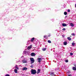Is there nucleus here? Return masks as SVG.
<instances>
[{"label": "nucleus", "instance_id": "obj_1", "mask_svg": "<svg viewBox=\"0 0 76 76\" xmlns=\"http://www.w3.org/2000/svg\"><path fill=\"white\" fill-rule=\"evenodd\" d=\"M31 73L32 75H35L37 73V71L35 69H32L31 70Z\"/></svg>", "mask_w": 76, "mask_h": 76}, {"label": "nucleus", "instance_id": "obj_2", "mask_svg": "<svg viewBox=\"0 0 76 76\" xmlns=\"http://www.w3.org/2000/svg\"><path fill=\"white\" fill-rule=\"evenodd\" d=\"M30 60L31 64H33V63H34L35 62V60H34V58H30Z\"/></svg>", "mask_w": 76, "mask_h": 76}, {"label": "nucleus", "instance_id": "obj_3", "mask_svg": "<svg viewBox=\"0 0 76 76\" xmlns=\"http://www.w3.org/2000/svg\"><path fill=\"white\" fill-rule=\"evenodd\" d=\"M37 60H38V62L40 63H41V60H42V58H38Z\"/></svg>", "mask_w": 76, "mask_h": 76}, {"label": "nucleus", "instance_id": "obj_4", "mask_svg": "<svg viewBox=\"0 0 76 76\" xmlns=\"http://www.w3.org/2000/svg\"><path fill=\"white\" fill-rule=\"evenodd\" d=\"M32 45H30V46H28L27 47V49L28 50H30L31 49V48H32Z\"/></svg>", "mask_w": 76, "mask_h": 76}, {"label": "nucleus", "instance_id": "obj_5", "mask_svg": "<svg viewBox=\"0 0 76 76\" xmlns=\"http://www.w3.org/2000/svg\"><path fill=\"white\" fill-rule=\"evenodd\" d=\"M27 69H28V68H26V67H24L23 68L22 70H26Z\"/></svg>", "mask_w": 76, "mask_h": 76}, {"label": "nucleus", "instance_id": "obj_6", "mask_svg": "<svg viewBox=\"0 0 76 76\" xmlns=\"http://www.w3.org/2000/svg\"><path fill=\"white\" fill-rule=\"evenodd\" d=\"M62 26H67V24L65 23H63L62 24Z\"/></svg>", "mask_w": 76, "mask_h": 76}, {"label": "nucleus", "instance_id": "obj_7", "mask_svg": "<svg viewBox=\"0 0 76 76\" xmlns=\"http://www.w3.org/2000/svg\"><path fill=\"white\" fill-rule=\"evenodd\" d=\"M15 69H17V70L19 69V67H18V65H15Z\"/></svg>", "mask_w": 76, "mask_h": 76}, {"label": "nucleus", "instance_id": "obj_8", "mask_svg": "<svg viewBox=\"0 0 76 76\" xmlns=\"http://www.w3.org/2000/svg\"><path fill=\"white\" fill-rule=\"evenodd\" d=\"M31 56H35V53H31Z\"/></svg>", "mask_w": 76, "mask_h": 76}, {"label": "nucleus", "instance_id": "obj_9", "mask_svg": "<svg viewBox=\"0 0 76 76\" xmlns=\"http://www.w3.org/2000/svg\"><path fill=\"white\" fill-rule=\"evenodd\" d=\"M67 44V42L66 41H65L64 42V45H66Z\"/></svg>", "mask_w": 76, "mask_h": 76}, {"label": "nucleus", "instance_id": "obj_10", "mask_svg": "<svg viewBox=\"0 0 76 76\" xmlns=\"http://www.w3.org/2000/svg\"><path fill=\"white\" fill-rule=\"evenodd\" d=\"M40 71H41V70L40 69H39L38 70V71L37 72V74H39L40 72Z\"/></svg>", "mask_w": 76, "mask_h": 76}, {"label": "nucleus", "instance_id": "obj_11", "mask_svg": "<svg viewBox=\"0 0 76 76\" xmlns=\"http://www.w3.org/2000/svg\"><path fill=\"white\" fill-rule=\"evenodd\" d=\"M35 39V38L34 37H33L31 38V42H33L34 41V40Z\"/></svg>", "mask_w": 76, "mask_h": 76}, {"label": "nucleus", "instance_id": "obj_12", "mask_svg": "<svg viewBox=\"0 0 76 76\" xmlns=\"http://www.w3.org/2000/svg\"><path fill=\"white\" fill-rule=\"evenodd\" d=\"M67 39L69 40V41H71V40H72V39L70 37H68Z\"/></svg>", "mask_w": 76, "mask_h": 76}, {"label": "nucleus", "instance_id": "obj_13", "mask_svg": "<svg viewBox=\"0 0 76 76\" xmlns=\"http://www.w3.org/2000/svg\"><path fill=\"white\" fill-rule=\"evenodd\" d=\"M51 75L52 76H55V74L54 73V72H52L51 73Z\"/></svg>", "mask_w": 76, "mask_h": 76}, {"label": "nucleus", "instance_id": "obj_14", "mask_svg": "<svg viewBox=\"0 0 76 76\" xmlns=\"http://www.w3.org/2000/svg\"><path fill=\"white\" fill-rule=\"evenodd\" d=\"M43 37L44 38H45V39H47V38H48V37H47V36L46 35L44 36Z\"/></svg>", "mask_w": 76, "mask_h": 76}, {"label": "nucleus", "instance_id": "obj_15", "mask_svg": "<svg viewBox=\"0 0 76 76\" xmlns=\"http://www.w3.org/2000/svg\"><path fill=\"white\" fill-rule=\"evenodd\" d=\"M14 72L15 73H18V70L17 69H15L14 70Z\"/></svg>", "mask_w": 76, "mask_h": 76}, {"label": "nucleus", "instance_id": "obj_16", "mask_svg": "<svg viewBox=\"0 0 76 76\" xmlns=\"http://www.w3.org/2000/svg\"><path fill=\"white\" fill-rule=\"evenodd\" d=\"M23 63H27V61L23 60Z\"/></svg>", "mask_w": 76, "mask_h": 76}, {"label": "nucleus", "instance_id": "obj_17", "mask_svg": "<svg viewBox=\"0 0 76 76\" xmlns=\"http://www.w3.org/2000/svg\"><path fill=\"white\" fill-rule=\"evenodd\" d=\"M64 15H67V12H64Z\"/></svg>", "mask_w": 76, "mask_h": 76}, {"label": "nucleus", "instance_id": "obj_18", "mask_svg": "<svg viewBox=\"0 0 76 76\" xmlns=\"http://www.w3.org/2000/svg\"><path fill=\"white\" fill-rule=\"evenodd\" d=\"M46 49L47 48H44L42 49V50H43V51H45V50H46Z\"/></svg>", "mask_w": 76, "mask_h": 76}, {"label": "nucleus", "instance_id": "obj_19", "mask_svg": "<svg viewBox=\"0 0 76 76\" xmlns=\"http://www.w3.org/2000/svg\"><path fill=\"white\" fill-rule=\"evenodd\" d=\"M73 70H76V68L74 66L73 67Z\"/></svg>", "mask_w": 76, "mask_h": 76}, {"label": "nucleus", "instance_id": "obj_20", "mask_svg": "<svg viewBox=\"0 0 76 76\" xmlns=\"http://www.w3.org/2000/svg\"><path fill=\"white\" fill-rule=\"evenodd\" d=\"M72 46H75V43H72Z\"/></svg>", "mask_w": 76, "mask_h": 76}, {"label": "nucleus", "instance_id": "obj_21", "mask_svg": "<svg viewBox=\"0 0 76 76\" xmlns=\"http://www.w3.org/2000/svg\"><path fill=\"white\" fill-rule=\"evenodd\" d=\"M70 25H71V26L73 27L74 26V24H73V23H71Z\"/></svg>", "mask_w": 76, "mask_h": 76}, {"label": "nucleus", "instance_id": "obj_22", "mask_svg": "<svg viewBox=\"0 0 76 76\" xmlns=\"http://www.w3.org/2000/svg\"><path fill=\"white\" fill-rule=\"evenodd\" d=\"M48 43H51V41L48 40Z\"/></svg>", "mask_w": 76, "mask_h": 76}, {"label": "nucleus", "instance_id": "obj_23", "mask_svg": "<svg viewBox=\"0 0 76 76\" xmlns=\"http://www.w3.org/2000/svg\"><path fill=\"white\" fill-rule=\"evenodd\" d=\"M71 35H72L74 36H75V33H72Z\"/></svg>", "mask_w": 76, "mask_h": 76}, {"label": "nucleus", "instance_id": "obj_24", "mask_svg": "<svg viewBox=\"0 0 76 76\" xmlns=\"http://www.w3.org/2000/svg\"><path fill=\"white\" fill-rule=\"evenodd\" d=\"M69 62V61L67 60H65V62H66V63H68V62Z\"/></svg>", "mask_w": 76, "mask_h": 76}, {"label": "nucleus", "instance_id": "obj_25", "mask_svg": "<svg viewBox=\"0 0 76 76\" xmlns=\"http://www.w3.org/2000/svg\"><path fill=\"white\" fill-rule=\"evenodd\" d=\"M68 12H70V10H67Z\"/></svg>", "mask_w": 76, "mask_h": 76}, {"label": "nucleus", "instance_id": "obj_26", "mask_svg": "<svg viewBox=\"0 0 76 76\" xmlns=\"http://www.w3.org/2000/svg\"><path fill=\"white\" fill-rule=\"evenodd\" d=\"M63 31H65V30H66V28H64L63 29H62Z\"/></svg>", "mask_w": 76, "mask_h": 76}, {"label": "nucleus", "instance_id": "obj_27", "mask_svg": "<svg viewBox=\"0 0 76 76\" xmlns=\"http://www.w3.org/2000/svg\"><path fill=\"white\" fill-rule=\"evenodd\" d=\"M5 76H10V75L9 74H6L5 75Z\"/></svg>", "mask_w": 76, "mask_h": 76}, {"label": "nucleus", "instance_id": "obj_28", "mask_svg": "<svg viewBox=\"0 0 76 76\" xmlns=\"http://www.w3.org/2000/svg\"><path fill=\"white\" fill-rule=\"evenodd\" d=\"M73 54L72 53H70V55H71V56H73Z\"/></svg>", "mask_w": 76, "mask_h": 76}, {"label": "nucleus", "instance_id": "obj_29", "mask_svg": "<svg viewBox=\"0 0 76 76\" xmlns=\"http://www.w3.org/2000/svg\"><path fill=\"white\" fill-rule=\"evenodd\" d=\"M30 67H31V68H33V65H32L30 66Z\"/></svg>", "mask_w": 76, "mask_h": 76}, {"label": "nucleus", "instance_id": "obj_30", "mask_svg": "<svg viewBox=\"0 0 76 76\" xmlns=\"http://www.w3.org/2000/svg\"><path fill=\"white\" fill-rule=\"evenodd\" d=\"M74 66L76 68V64H74Z\"/></svg>", "mask_w": 76, "mask_h": 76}, {"label": "nucleus", "instance_id": "obj_31", "mask_svg": "<svg viewBox=\"0 0 76 76\" xmlns=\"http://www.w3.org/2000/svg\"><path fill=\"white\" fill-rule=\"evenodd\" d=\"M68 76H72V75L70 74V75H68Z\"/></svg>", "mask_w": 76, "mask_h": 76}, {"label": "nucleus", "instance_id": "obj_32", "mask_svg": "<svg viewBox=\"0 0 76 76\" xmlns=\"http://www.w3.org/2000/svg\"><path fill=\"white\" fill-rule=\"evenodd\" d=\"M62 37H63V38H64V36L63 35V36H62Z\"/></svg>", "mask_w": 76, "mask_h": 76}, {"label": "nucleus", "instance_id": "obj_33", "mask_svg": "<svg viewBox=\"0 0 76 76\" xmlns=\"http://www.w3.org/2000/svg\"><path fill=\"white\" fill-rule=\"evenodd\" d=\"M66 17H67L66 16L65 18H66Z\"/></svg>", "mask_w": 76, "mask_h": 76}]
</instances>
